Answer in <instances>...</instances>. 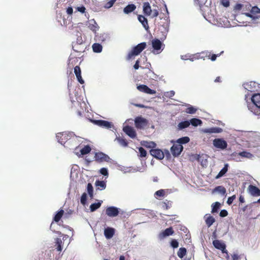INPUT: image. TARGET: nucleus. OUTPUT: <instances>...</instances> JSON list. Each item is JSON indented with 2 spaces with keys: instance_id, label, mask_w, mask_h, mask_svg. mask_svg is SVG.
<instances>
[{
  "instance_id": "obj_1",
  "label": "nucleus",
  "mask_w": 260,
  "mask_h": 260,
  "mask_svg": "<svg viewBox=\"0 0 260 260\" xmlns=\"http://www.w3.org/2000/svg\"><path fill=\"white\" fill-rule=\"evenodd\" d=\"M251 103H247L248 110L260 118V93H255L249 99Z\"/></svg>"
},
{
  "instance_id": "obj_2",
  "label": "nucleus",
  "mask_w": 260,
  "mask_h": 260,
  "mask_svg": "<svg viewBox=\"0 0 260 260\" xmlns=\"http://www.w3.org/2000/svg\"><path fill=\"white\" fill-rule=\"evenodd\" d=\"M146 47L145 42L141 43L134 47L132 50L128 53L127 59L130 60L133 56L138 55Z\"/></svg>"
},
{
  "instance_id": "obj_3",
  "label": "nucleus",
  "mask_w": 260,
  "mask_h": 260,
  "mask_svg": "<svg viewBox=\"0 0 260 260\" xmlns=\"http://www.w3.org/2000/svg\"><path fill=\"white\" fill-rule=\"evenodd\" d=\"M73 135H74V134L72 132L58 133L56 134V137L60 144L64 145Z\"/></svg>"
},
{
  "instance_id": "obj_4",
  "label": "nucleus",
  "mask_w": 260,
  "mask_h": 260,
  "mask_svg": "<svg viewBox=\"0 0 260 260\" xmlns=\"http://www.w3.org/2000/svg\"><path fill=\"white\" fill-rule=\"evenodd\" d=\"M148 124V121L142 116H138L135 119V124L138 129H144Z\"/></svg>"
},
{
  "instance_id": "obj_5",
  "label": "nucleus",
  "mask_w": 260,
  "mask_h": 260,
  "mask_svg": "<svg viewBox=\"0 0 260 260\" xmlns=\"http://www.w3.org/2000/svg\"><path fill=\"white\" fill-rule=\"evenodd\" d=\"M233 156L235 157V159L237 161H240V157L246 158L250 159H252L254 157L253 154L246 151H243L242 152H240L237 153H236L235 154L233 153Z\"/></svg>"
},
{
  "instance_id": "obj_6",
  "label": "nucleus",
  "mask_w": 260,
  "mask_h": 260,
  "mask_svg": "<svg viewBox=\"0 0 260 260\" xmlns=\"http://www.w3.org/2000/svg\"><path fill=\"white\" fill-rule=\"evenodd\" d=\"M94 158L95 160L99 162H102L104 161L109 162H111V159L108 155L102 152L95 153Z\"/></svg>"
},
{
  "instance_id": "obj_7",
  "label": "nucleus",
  "mask_w": 260,
  "mask_h": 260,
  "mask_svg": "<svg viewBox=\"0 0 260 260\" xmlns=\"http://www.w3.org/2000/svg\"><path fill=\"white\" fill-rule=\"evenodd\" d=\"M213 146L216 148L225 149L228 146L227 142L222 138H216L213 141Z\"/></svg>"
},
{
  "instance_id": "obj_8",
  "label": "nucleus",
  "mask_w": 260,
  "mask_h": 260,
  "mask_svg": "<svg viewBox=\"0 0 260 260\" xmlns=\"http://www.w3.org/2000/svg\"><path fill=\"white\" fill-rule=\"evenodd\" d=\"M119 208L115 206L108 207L106 209V214L110 217H115L119 214Z\"/></svg>"
},
{
  "instance_id": "obj_9",
  "label": "nucleus",
  "mask_w": 260,
  "mask_h": 260,
  "mask_svg": "<svg viewBox=\"0 0 260 260\" xmlns=\"http://www.w3.org/2000/svg\"><path fill=\"white\" fill-rule=\"evenodd\" d=\"M152 46L153 48V53L154 54H159L160 50L162 46V42L158 39H155L152 40Z\"/></svg>"
},
{
  "instance_id": "obj_10",
  "label": "nucleus",
  "mask_w": 260,
  "mask_h": 260,
  "mask_svg": "<svg viewBox=\"0 0 260 260\" xmlns=\"http://www.w3.org/2000/svg\"><path fill=\"white\" fill-rule=\"evenodd\" d=\"M183 147L180 144H174L171 148V151L174 157L179 156L183 151Z\"/></svg>"
},
{
  "instance_id": "obj_11",
  "label": "nucleus",
  "mask_w": 260,
  "mask_h": 260,
  "mask_svg": "<svg viewBox=\"0 0 260 260\" xmlns=\"http://www.w3.org/2000/svg\"><path fill=\"white\" fill-rule=\"evenodd\" d=\"M243 86L245 90L252 92L257 90L258 85L255 82L250 81L244 83Z\"/></svg>"
},
{
  "instance_id": "obj_12",
  "label": "nucleus",
  "mask_w": 260,
  "mask_h": 260,
  "mask_svg": "<svg viewBox=\"0 0 260 260\" xmlns=\"http://www.w3.org/2000/svg\"><path fill=\"white\" fill-rule=\"evenodd\" d=\"M214 247L219 250H220L223 253L228 254V251L226 250L225 244L218 240H215L212 242Z\"/></svg>"
},
{
  "instance_id": "obj_13",
  "label": "nucleus",
  "mask_w": 260,
  "mask_h": 260,
  "mask_svg": "<svg viewBox=\"0 0 260 260\" xmlns=\"http://www.w3.org/2000/svg\"><path fill=\"white\" fill-rule=\"evenodd\" d=\"M94 123L96 125L106 129L114 128V125L112 124V123L108 121L103 120H94Z\"/></svg>"
},
{
  "instance_id": "obj_14",
  "label": "nucleus",
  "mask_w": 260,
  "mask_h": 260,
  "mask_svg": "<svg viewBox=\"0 0 260 260\" xmlns=\"http://www.w3.org/2000/svg\"><path fill=\"white\" fill-rule=\"evenodd\" d=\"M150 153L152 156L158 159H162L165 157L164 152L159 149H151Z\"/></svg>"
},
{
  "instance_id": "obj_15",
  "label": "nucleus",
  "mask_w": 260,
  "mask_h": 260,
  "mask_svg": "<svg viewBox=\"0 0 260 260\" xmlns=\"http://www.w3.org/2000/svg\"><path fill=\"white\" fill-rule=\"evenodd\" d=\"M137 88L139 91L149 94H154L156 93L155 90L151 89L147 85L143 84L138 85Z\"/></svg>"
},
{
  "instance_id": "obj_16",
  "label": "nucleus",
  "mask_w": 260,
  "mask_h": 260,
  "mask_svg": "<svg viewBox=\"0 0 260 260\" xmlns=\"http://www.w3.org/2000/svg\"><path fill=\"white\" fill-rule=\"evenodd\" d=\"M123 131L131 138L134 139L136 137L135 130L130 126L127 125L123 127Z\"/></svg>"
},
{
  "instance_id": "obj_17",
  "label": "nucleus",
  "mask_w": 260,
  "mask_h": 260,
  "mask_svg": "<svg viewBox=\"0 0 260 260\" xmlns=\"http://www.w3.org/2000/svg\"><path fill=\"white\" fill-rule=\"evenodd\" d=\"M97 41L101 42H104L106 41H109L111 37L110 35L108 32H103L100 34H98L96 36Z\"/></svg>"
},
{
  "instance_id": "obj_18",
  "label": "nucleus",
  "mask_w": 260,
  "mask_h": 260,
  "mask_svg": "<svg viewBox=\"0 0 260 260\" xmlns=\"http://www.w3.org/2000/svg\"><path fill=\"white\" fill-rule=\"evenodd\" d=\"M203 132L205 134H218L223 131V129L218 127H212L207 128H204L202 130Z\"/></svg>"
},
{
  "instance_id": "obj_19",
  "label": "nucleus",
  "mask_w": 260,
  "mask_h": 260,
  "mask_svg": "<svg viewBox=\"0 0 260 260\" xmlns=\"http://www.w3.org/2000/svg\"><path fill=\"white\" fill-rule=\"evenodd\" d=\"M173 233L174 231L172 228L170 227L160 233L158 235V237L160 239H162L168 236L173 235Z\"/></svg>"
},
{
  "instance_id": "obj_20",
  "label": "nucleus",
  "mask_w": 260,
  "mask_h": 260,
  "mask_svg": "<svg viewBox=\"0 0 260 260\" xmlns=\"http://www.w3.org/2000/svg\"><path fill=\"white\" fill-rule=\"evenodd\" d=\"M248 191L252 196H260V189L255 186L250 185L248 187Z\"/></svg>"
},
{
  "instance_id": "obj_21",
  "label": "nucleus",
  "mask_w": 260,
  "mask_h": 260,
  "mask_svg": "<svg viewBox=\"0 0 260 260\" xmlns=\"http://www.w3.org/2000/svg\"><path fill=\"white\" fill-rule=\"evenodd\" d=\"M115 233V230L112 228L108 227L104 230V235L106 239H110L112 238Z\"/></svg>"
},
{
  "instance_id": "obj_22",
  "label": "nucleus",
  "mask_w": 260,
  "mask_h": 260,
  "mask_svg": "<svg viewBox=\"0 0 260 260\" xmlns=\"http://www.w3.org/2000/svg\"><path fill=\"white\" fill-rule=\"evenodd\" d=\"M143 12L147 16H150L152 13V9L150 4L148 2H145L143 4Z\"/></svg>"
},
{
  "instance_id": "obj_23",
  "label": "nucleus",
  "mask_w": 260,
  "mask_h": 260,
  "mask_svg": "<svg viewBox=\"0 0 260 260\" xmlns=\"http://www.w3.org/2000/svg\"><path fill=\"white\" fill-rule=\"evenodd\" d=\"M138 19L139 21L142 24L144 28L147 30L149 29V25L147 18H146L145 16L142 15H139L138 16Z\"/></svg>"
},
{
  "instance_id": "obj_24",
  "label": "nucleus",
  "mask_w": 260,
  "mask_h": 260,
  "mask_svg": "<svg viewBox=\"0 0 260 260\" xmlns=\"http://www.w3.org/2000/svg\"><path fill=\"white\" fill-rule=\"evenodd\" d=\"M205 222L208 228L210 227L215 222V218L211 215L206 214L204 216Z\"/></svg>"
},
{
  "instance_id": "obj_25",
  "label": "nucleus",
  "mask_w": 260,
  "mask_h": 260,
  "mask_svg": "<svg viewBox=\"0 0 260 260\" xmlns=\"http://www.w3.org/2000/svg\"><path fill=\"white\" fill-rule=\"evenodd\" d=\"M95 185L97 187V189L103 190L106 187V183L104 181L96 180Z\"/></svg>"
},
{
  "instance_id": "obj_26",
  "label": "nucleus",
  "mask_w": 260,
  "mask_h": 260,
  "mask_svg": "<svg viewBox=\"0 0 260 260\" xmlns=\"http://www.w3.org/2000/svg\"><path fill=\"white\" fill-rule=\"evenodd\" d=\"M136 9V6L134 4H129L123 9V12L126 14H128L133 12Z\"/></svg>"
},
{
  "instance_id": "obj_27",
  "label": "nucleus",
  "mask_w": 260,
  "mask_h": 260,
  "mask_svg": "<svg viewBox=\"0 0 260 260\" xmlns=\"http://www.w3.org/2000/svg\"><path fill=\"white\" fill-rule=\"evenodd\" d=\"M228 167L229 165L228 164H224L223 168L218 173L217 175L216 176L215 178L219 179L222 177L228 172Z\"/></svg>"
},
{
  "instance_id": "obj_28",
  "label": "nucleus",
  "mask_w": 260,
  "mask_h": 260,
  "mask_svg": "<svg viewBox=\"0 0 260 260\" xmlns=\"http://www.w3.org/2000/svg\"><path fill=\"white\" fill-rule=\"evenodd\" d=\"M142 145L149 148H153L156 147V144L153 141H143L141 142Z\"/></svg>"
},
{
  "instance_id": "obj_29",
  "label": "nucleus",
  "mask_w": 260,
  "mask_h": 260,
  "mask_svg": "<svg viewBox=\"0 0 260 260\" xmlns=\"http://www.w3.org/2000/svg\"><path fill=\"white\" fill-rule=\"evenodd\" d=\"M89 28L93 31L98 30L99 27L94 19L90 20Z\"/></svg>"
},
{
  "instance_id": "obj_30",
  "label": "nucleus",
  "mask_w": 260,
  "mask_h": 260,
  "mask_svg": "<svg viewBox=\"0 0 260 260\" xmlns=\"http://www.w3.org/2000/svg\"><path fill=\"white\" fill-rule=\"evenodd\" d=\"M190 125V122H189V120H185L184 121H182L180 122L178 125V129L182 130L184 128L188 127Z\"/></svg>"
},
{
  "instance_id": "obj_31",
  "label": "nucleus",
  "mask_w": 260,
  "mask_h": 260,
  "mask_svg": "<svg viewBox=\"0 0 260 260\" xmlns=\"http://www.w3.org/2000/svg\"><path fill=\"white\" fill-rule=\"evenodd\" d=\"M189 122H190V125L191 124L193 126H198V125H201L202 124V120L196 118L191 119L189 120Z\"/></svg>"
},
{
  "instance_id": "obj_32",
  "label": "nucleus",
  "mask_w": 260,
  "mask_h": 260,
  "mask_svg": "<svg viewBox=\"0 0 260 260\" xmlns=\"http://www.w3.org/2000/svg\"><path fill=\"white\" fill-rule=\"evenodd\" d=\"M92 50L94 52L100 53L102 51L103 47L99 43H94L92 46Z\"/></svg>"
},
{
  "instance_id": "obj_33",
  "label": "nucleus",
  "mask_w": 260,
  "mask_h": 260,
  "mask_svg": "<svg viewBox=\"0 0 260 260\" xmlns=\"http://www.w3.org/2000/svg\"><path fill=\"white\" fill-rule=\"evenodd\" d=\"M221 204L218 202H216L214 203H213L211 205L212 207V210L211 213H217L220 208Z\"/></svg>"
},
{
  "instance_id": "obj_34",
  "label": "nucleus",
  "mask_w": 260,
  "mask_h": 260,
  "mask_svg": "<svg viewBox=\"0 0 260 260\" xmlns=\"http://www.w3.org/2000/svg\"><path fill=\"white\" fill-rule=\"evenodd\" d=\"M64 211L62 209H60L59 211L57 212L55 215L54 216L53 220L55 222H58L61 218L63 215Z\"/></svg>"
},
{
  "instance_id": "obj_35",
  "label": "nucleus",
  "mask_w": 260,
  "mask_h": 260,
  "mask_svg": "<svg viewBox=\"0 0 260 260\" xmlns=\"http://www.w3.org/2000/svg\"><path fill=\"white\" fill-rule=\"evenodd\" d=\"M190 141V139L188 137L185 136L180 138L177 140L176 143L178 144H180L182 145V144H185L188 143Z\"/></svg>"
},
{
  "instance_id": "obj_36",
  "label": "nucleus",
  "mask_w": 260,
  "mask_h": 260,
  "mask_svg": "<svg viewBox=\"0 0 260 260\" xmlns=\"http://www.w3.org/2000/svg\"><path fill=\"white\" fill-rule=\"evenodd\" d=\"M103 203L102 201H100L98 203H93L90 205V210L91 212H94L98 209H99L102 205V203Z\"/></svg>"
},
{
  "instance_id": "obj_37",
  "label": "nucleus",
  "mask_w": 260,
  "mask_h": 260,
  "mask_svg": "<svg viewBox=\"0 0 260 260\" xmlns=\"http://www.w3.org/2000/svg\"><path fill=\"white\" fill-rule=\"evenodd\" d=\"M214 191L217 192L222 196H224L226 193V189L222 186H218L214 188Z\"/></svg>"
},
{
  "instance_id": "obj_38",
  "label": "nucleus",
  "mask_w": 260,
  "mask_h": 260,
  "mask_svg": "<svg viewBox=\"0 0 260 260\" xmlns=\"http://www.w3.org/2000/svg\"><path fill=\"white\" fill-rule=\"evenodd\" d=\"M86 190L88 194L91 199L93 198V188L90 183H88L87 185Z\"/></svg>"
},
{
  "instance_id": "obj_39",
  "label": "nucleus",
  "mask_w": 260,
  "mask_h": 260,
  "mask_svg": "<svg viewBox=\"0 0 260 260\" xmlns=\"http://www.w3.org/2000/svg\"><path fill=\"white\" fill-rule=\"evenodd\" d=\"M186 254V249L184 247H182L179 248L178 251L177 252L178 256L182 258Z\"/></svg>"
},
{
  "instance_id": "obj_40",
  "label": "nucleus",
  "mask_w": 260,
  "mask_h": 260,
  "mask_svg": "<svg viewBox=\"0 0 260 260\" xmlns=\"http://www.w3.org/2000/svg\"><path fill=\"white\" fill-rule=\"evenodd\" d=\"M62 243V240L60 238H57L55 239V245L57 246V250L58 251H61L62 249L61 244Z\"/></svg>"
},
{
  "instance_id": "obj_41",
  "label": "nucleus",
  "mask_w": 260,
  "mask_h": 260,
  "mask_svg": "<svg viewBox=\"0 0 260 260\" xmlns=\"http://www.w3.org/2000/svg\"><path fill=\"white\" fill-rule=\"evenodd\" d=\"M90 151V147L88 145H86L81 149L80 152L82 155H85L89 153Z\"/></svg>"
},
{
  "instance_id": "obj_42",
  "label": "nucleus",
  "mask_w": 260,
  "mask_h": 260,
  "mask_svg": "<svg viewBox=\"0 0 260 260\" xmlns=\"http://www.w3.org/2000/svg\"><path fill=\"white\" fill-rule=\"evenodd\" d=\"M116 139L117 140L119 144L120 145H121L122 146H123V147L127 146V142L125 139L121 138H117Z\"/></svg>"
},
{
  "instance_id": "obj_43",
  "label": "nucleus",
  "mask_w": 260,
  "mask_h": 260,
  "mask_svg": "<svg viewBox=\"0 0 260 260\" xmlns=\"http://www.w3.org/2000/svg\"><path fill=\"white\" fill-rule=\"evenodd\" d=\"M197 111V109L192 106H190L186 109V112L190 114H194Z\"/></svg>"
},
{
  "instance_id": "obj_44",
  "label": "nucleus",
  "mask_w": 260,
  "mask_h": 260,
  "mask_svg": "<svg viewBox=\"0 0 260 260\" xmlns=\"http://www.w3.org/2000/svg\"><path fill=\"white\" fill-rule=\"evenodd\" d=\"M139 155V156L141 157H145L147 155L146 151L142 147L138 148Z\"/></svg>"
},
{
  "instance_id": "obj_45",
  "label": "nucleus",
  "mask_w": 260,
  "mask_h": 260,
  "mask_svg": "<svg viewBox=\"0 0 260 260\" xmlns=\"http://www.w3.org/2000/svg\"><path fill=\"white\" fill-rule=\"evenodd\" d=\"M80 202L83 205H85L87 202V194L86 192H84L80 199Z\"/></svg>"
},
{
  "instance_id": "obj_46",
  "label": "nucleus",
  "mask_w": 260,
  "mask_h": 260,
  "mask_svg": "<svg viewBox=\"0 0 260 260\" xmlns=\"http://www.w3.org/2000/svg\"><path fill=\"white\" fill-rule=\"evenodd\" d=\"M165 191L164 189H160L157 191H156L155 193L154 196L157 198V197H163L165 195Z\"/></svg>"
},
{
  "instance_id": "obj_47",
  "label": "nucleus",
  "mask_w": 260,
  "mask_h": 260,
  "mask_svg": "<svg viewBox=\"0 0 260 260\" xmlns=\"http://www.w3.org/2000/svg\"><path fill=\"white\" fill-rule=\"evenodd\" d=\"M244 15L247 17L251 18L253 20H256L260 18V16H255L250 13H245Z\"/></svg>"
},
{
  "instance_id": "obj_48",
  "label": "nucleus",
  "mask_w": 260,
  "mask_h": 260,
  "mask_svg": "<svg viewBox=\"0 0 260 260\" xmlns=\"http://www.w3.org/2000/svg\"><path fill=\"white\" fill-rule=\"evenodd\" d=\"M175 91L174 90H171L170 91L165 92L164 95L167 98H171L175 95Z\"/></svg>"
},
{
  "instance_id": "obj_49",
  "label": "nucleus",
  "mask_w": 260,
  "mask_h": 260,
  "mask_svg": "<svg viewBox=\"0 0 260 260\" xmlns=\"http://www.w3.org/2000/svg\"><path fill=\"white\" fill-rule=\"evenodd\" d=\"M116 1V0H110L105 5L104 7L107 9L111 8L113 6Z\"/></svg>"
},
{
  "instance_id": "obj_50",
  "label": "nucleus",
  "mask_w": 260,
  "mask_h": 260,
  "mask_svg": "<svg viewBox=\"0 0 260 260\" xmlns=\"http://www.w3.org/2000/svg\"><path fill=\"white\" fill-rule=\"evenodd\" d=\"M100 173L105 176H107L108 177V175H109V173H108V170L107 168H102L100 169Z\"/></svg>"
},
{
  "instance_id": "obj_51",
  "label": "nucleus",
  "mask_w": 260,
  "mask_h": 260,
  "mask_svg": "<svg viewBox=\"0 0 260 260\" xmlns=\"http://www.w3.org/2000/svg\"><path fill=\"white\" fill-rule=\"evenodd\" d=\"M74 73L76 76L80 77V75H81V71L79 66H76L74 68Z\"/></svg>"
},
{
  "instance_id": "obj_52",
  "label": "nucleus",
  "mask_w": 260,
  "mask_h": 260,
  "mask_svg": "<svg viewBox=\"0 0 260 260\" xmlns=\"http://www.w3.org/2000/svg\"><path fill=\"white\" fill-rule=\"evenodd\" d=\"M171 246L174 248H176L179 246V243L176 240H172L171 242Z\"/></svg>"
},
{
  "instance_id": "obj_53",
  "label": "nucleus",
  "mask_w": 260,
  "mask_h": 260,
  "mask_svg": "<svg viewBox=\"0 0 260 260\" xmlns=\"http://www.w3.org/2000/svg\"><path fill=\"white\" fill-rule=\"evenodd\" d=\"M201 54H203L204 56H201V57H199V56H197V57H196L195 58L196 59H198L199 58H204V57H207V56H209L210 55V52L208 51H203L201 53Z\"/></svg>"
},
{
  "instance_id": "obj_54",
  "label": "nucleus",
  "mask_w": 260,
  "mask_h": 260,
  "mask_svg": "<svg viewBox=\"0 0 260 260\" xmlns=\"http://www.w3.org/2000/svg\"><path fill=\"white\" fill-rule=\"evenodd\" d=\"M236 199V195H233L231 197H230L229 198H228V201H227V204L228 205H231L232 204V203L233 202V201Z\"/></svg>"
},
{
  "instance_id": "obj_55",
  "label": "nucleus",
  "mask_w": 260,
  "mask_h": 260,
  "mask_svg": "<svg viewBox=\"0 0 260 260\" xmlns=\"http://www.w3.org/2000/svg\"><path fill=\"white\" fill-rule=\"evenodd\" d=\"M228 214V211L226 210H221L219 213V216L221 217H224Z\"/></svg>"
},
{
  "instance_id": "obj_56",
  "label": "nucleus",
  "mask_w": 260,
  "mask_h": 260,
  "mask_svg": "<svg viewBox=\"0 0 260 260\" xmlns=\"http://www.w3.org/2000/svg\"><path fill=\"white\" fill-rule=\"evenodd\" d=\"M151 17H156L158 15V11L156 9L152 10Z\"/></svg>"
},
{
  "instance_id": "obj_57",
  "label": "nucleus",
  "mask_w": 260,
  "mask_h": 260,
  "mask_svg": "<svg viewBox=\"0 0 260 260\" xmlns=\"http://www.w3.org/2000/svg\"><path fill=\"white\" fill-rule=\"evenodd\" d=\"M252 136L250 139V141L254 143V141H257L259 140V137L256 135L252 134Z\"/></svg>"
},
{
  "instance_id": "obj_58",
  "label": "nucleus",
  "mask_w": 260,
  "mask_h": 260,
  "mask_svg": "<svg viewBox=\"0 0 260 260\" xmlns=\"http://www.w3.org/2000/svg\"><path fill=\"white\" fill-rule=\"evenodd\" d=\"M192 55H190L189 54H187L184 55H181V59L182 60H188L189 59V57H191Z\"/></svg>"
},
{
  "instance_id": "obj_59",
  "label": "nucleus",
  "mask_w": 260,
  "mask_h": 260,
  "mask_svg": "<svg viewBox=\"0 0 260 260\" xmlns=\"http://www.w3.org/2000/svg\"><path fill=\"white\" fill-rule=\"evenodd\" d=\"M76 9L78 12H80L82 13H84L85 11V8L83 6L77 7Z\"/></svg>"
},
{
  "instance_id": "obj_60",
  "label": "nucleus",
  "mask_w": 260,
  "mask_h": 260,
  "mask_svg": "<svg viewBox=\"0 0 260 260\" xmlns=\"http://www.w3.org/2000/svg\"><path fill=\"white\" fill-rule=\"evenodd\" d=\"M222 4L223 6L228 7L230 6V2L228 0H222Z\"/></svg>"
},
{
  "instance_id": "obj_61",
  "label": "nucleus",
  "mask_w": 260,
  "mask_h": 260,
  "mask_svg": "<svg viewBox=\"0 0 260 260\" xmlns=\"http://www.w3.org/2000/svg\"><path fill=\"white\" fill-rule=\"evenodd\" d=\"M73 10L72 7H69L67 9V13L69 15H71L73 14Z\"/></svg>"
},
{
  "instance_id": "obj_62",
  "label": "nucleus",
  "mask_w": 260,
  "mask_h": 260,
  "mask_svg": "<svg viewBox=\"0 0 260 260\" xmlns=\"http://www.w3.org/2000/svg\"><path fill=\"white\" fill-rule=\"evenodd\" d=\"M83 43V40L82 39V37L81 36H78L77 39V43L78 45H81Z\"/></svg>"
},
{
  "instance_id": "obj_63",
  "label": "nucleus",
  "mask_w": 260,
  "mask_h": 260,
  "mask_svg": "<svg viewBox=\"0 0 260 260\" xmlns=\"http://www.w3.org/2000/svg\"><path fill=\"white\" fill-rule=\"evenodd\" d=\"M139 63H140V61H139V59H138V60H137L136 61V62H135V64H134V68L135 70H138V69H139Z\"/></svg>"
},
{
  "instance_id": "obj_64",
  "label": "nucleus",
  "mask_w": 260,
  "mask_h": 260,
  "mask_svg": "<svg viewBox=\"0 0 260 260\" xmlns=\"http://www.w3.org/2000/svg\"><path fill=\"white\" fill-rule=\"evenodd\" d=\"M233 260H238L239 258V256L237 253H234L232 255Z\"/></svg>"
}]
</instances>
